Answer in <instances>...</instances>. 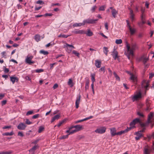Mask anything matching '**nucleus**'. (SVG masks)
<instances>
[{
  "label": "nucleus",
  "mask_w": 154,
  "mask_h": 154,
  "mask_svg": "<svg viewBox=\"0 0 154 154\" xmlns=\"http://www.w3.org/2000/svg\"><path fill=\"white\" fill-rule=\"evenodd\" d=\"M126 131L127 130H124L121 131L119 132H117V135H121L122 134L126 133Z\"/></svg>",
  "instance_id": "nucleus-28"
},
{
  "label": "nucleus",
  "mask_w": 154,
  "mask_h": 154,
  "mask_svg": "<svg viewBox=\"0 0 154 154\" xmlns=\"http://www.w3.org/2000/svg\"><path fill=\"white\" fill-rule=\"evenodd\" d=\"M34 39L36 42H38L41 40V36L39 34H36L34 36Z\"/></svg>",
  "instance_id": "nucleus-20"
},
{
  "label": "nucleus",
  "mask_w": 154,
  "mask_h": 154,
  "mask_svg": "<svg viewBox=\"0 0 154 154\" xmlns=\"http://www.w3.org/2000/svg\"><path fill=\"white\" fill-rule=\"evenodd\" d=\"M4 71L5 73H8L9 71V70L8 69L6 68L5 67H4Z\"/></svg>",
  "instance_id": "nucleus-59"
},
{
  "label": "nucleus",
  "mask_w": 154,
  "mask_h": 154,
  "mask_svg": "<svg viewBox=\"0 0 154 154\" xmlns=\"http://www.w3.org/2000/svg\"><path fill=\"white\" fill-rule=\"evenodd\" d=\"M113 74L114 75L116 79L119 81H120V79L119 76L115 72H114L113 73Z\"/></svg>",
  "instance_id": "nucleus-27"
},
{
  "label": "nucleus",
  "mask_w": 154,
  "mask_h": 154,
  "mask_svg": "<svg viewBox=\"0 0 154 154\" xmlns=\"http://www.w3.org/2000/svg\"><path fill=\"white\" fill-rule=\"evenodd\" d=\"M26 125L23 123H20L17 126L18 129L20 130H24L26 127Z\"/></svg>",
  "instance_id": "nucleus-7"
},
{
  "label": "nucleus",
  "mask_w": 154,
  "mask_h": 154,
  "mask_svg": "<svg viewBox=\"0 0 154 154\" xmlns=\"http://www.w3.org/2000/svg\"><path fill=\"white\" fill-rule=\"evenodd\" d=\"M118 52L115 49H114L111 54L115 60H116L117 58L119 57L118 56Z\"/></svg>",
  "instance_id": "nucleus-9"
},
{
  "label": "nucleus",
  "mask_w": 154,
  "mask_h": 154,
  "mask_svg": "<svg viewBox=\"0 0 154 154\" xmlns=\"http://www.w3.org/2000/svg\"><path fill=\"white\" fill-rule=\"evenodd\" d=\"M154 76V73H151L149 74V78H152Z\"/></svg>",
  "instance_id": "nucleus-60"
},
{
  "label": "nucleus",
  "mask_w": 154,
  "mask_h": 154,
  "mask_svg": "<svg viewBox=\"0 0 154 154\" xmlns=\"http://www.w3.org/2000/svg\"><path fill=\"white\" fill-rule=\"evenodd\" d=\"M31 60L29 59V58H28V56H27V57L25 60V62L26 63L28 64L29 65H31L32 64L34 63L35 62L34 61H32Z\"/></svg>",
  "instance_id": "nucleus-16"
},
{
  "label": "nucleus",
  "mask_w": 154,
  "mask_h": 154,
  "mask_svg": "<svg viewBox=\"0 0 154 154\" xmlns=\"http://www.w3.org/2000/svg\"><path fill=\"white\" fill-rule=\"evenodd\" d=\"M39 53L44 55H47L49 54V52L48 51H45L43 50H41L39 51Z\"/></svg>",
  "instance_id": "nucleus-25"
},
{
  "label": "nucleus",
  "mask_w": 154,
  "mask_h": 154,
  "mask_svg": "<svg viewBox=\"0 0 154 154\" xmlns=\"http://www.w3.org/2000/svg\"><path fill=\"white\" fill-rule=\"evenodd\" d=\"M35 3L39 4L40 5H43L45 4L44 2L42 1L38 0L35 2Z\"/></svg>",
  "instance_id": "nucleus-44"
},
{
  "label": "nucleus",
  "mask_w": 154,
  "mask_h": 154,
  "mask_svg": "<svg viewBox=\"0 0 154 154\" xmlns=\"http://www.w3.org/2000/svg\"><path fill=\"white\" fill-rule=\"evenodd\" d=\"M97 8V7L96 5H95L93 7H92L91 11L92 12H94L95 10Z\"/></svg>",
  "instance_id": "nucleus-57"
},
{
  "label": "nucleus",
  "mask_w": 154,
  "mask_h": 154,
  "mask_svg": "<svg viewBox=\"0 0 154 154\" xmlns=\"http://www.w3.org/2000/svg\"><path fill=\"white\" fill-rule=\"evenodd\" d=\"M98 20V19H93L88 18L87 19V23L94 24L96 23V22Z\"/></svg>",
  "instance_id": "nucleus-11"
},
{
  "label": "nucleus",
  "mask_w": 154,
  "mask_h": 154,
  "mask_svg": "<svg viewBox=\"0 0 154 154\" xmlns=\"http://www.w3.org/2000/svg\"><path fill=\"white\" fill-rule=\"evenodd\" d=\"M137 114L141 117H143L144 116L143 114L140 111H138L137 112Z\"/></svg>",
  "instance_id": "nucleus-40"
},
{
  "label": "nucleus",
  "mask_w": 154,
  "mask_h": 154,
  "mask_svg": "<svg viewBox=\"0 0 154 154\" xmlns=\"http://www.w3.org/2000/svg\"><path fill=\"white\" fill-rule=\"evenodd\" d=\"M87 23V20H85L83 21V22L82 23H75L73 24V27H77L80 26H82L84 25L86 23Z\"/></svg>",
  "instance_id": "nucleus-10"
},
{
  "label": "nucleus",
  "mask_w": 154,
  "mask_h": 154,
  "mask_svg": "<svg viewBox=\"0 0 154 154\" xmlns=\"http://www.w3.org/2000/svg\"><path fill=\"white\" fill-rule=\"evenodd\" d=\"M58 85L56 83L54 84V86L53 87V89H55L56 88H58Z\"/></svg>",
  "instance_id": "nucleus-61"
},
{
  "label": "nucleus",
  "mask_w": 154,
  "mask_h": 154,
  "mask_svg": "<svg viewBox=\"0 0 154 154\" xmlns=\"http://www.w3.org/2000/svg\"><path fill=\"white\" fill-rule=\"evenodd\" d=\"M67 48V49L66 50V51L69 53H70L71 52L72 49H71V48L69 49L68 48Z\"/></svg>",
  "instance_id": "nucleus-64"
},
{
  "label": "nucleus",
  "mask_w": 154,
  "mask_h": 154,
  "mask_svg": "<svg viewBox=\"0 0 154 154\" xmlns=\"http://www.w3.org/2000/svg\"><path fill=\"white\" fill-rule=\"evenodd\" d=\"M93 35V32L91 31L90 29H87V36H91Z\"/></svg>",
  "instance_id": "nucleus-30"
},
{
  "label": "nucleus",
  "mask_w": 154,
  "mask_h": 154,
  "mask_svg": "<svg viewBox=\"0 0 154 154\" xmlns=\"http://www.w3.org/2000/svg\"><path fill=\"white\" fill-rule=\"evenodd\" d=\"M95 74L94 73L91 74V80L92 82H94L95 81Z\"/></svg>",
  "instance_id": "nucleus-29"
},
{
  "label": "nucleus",
  "mask_w": 154,
  "mask_h": 154,
  "mask_svg": "<svg viewBox=\"0 0 154 154\" xmlns=\"http://www.w3.org/2000/svg\"><path fill=\"white\" fill-rule=\"evenodd\" d=\"M7 101V100H4L2 101L1 102L2 105L3 106V105H5Z\"/></svg>",
  "instance_id": "nucleus-62"
},
{
  "label": "nucleus",
  "mask_w": 154,
  "mask_h": 154,
  "mask_svg": "<svg viewBox=\"0 0 154 154\" xmlns=\"http://www.w3.org/2000/svg\"><path fill=\"white\" fill-rule=\"evenodd\" d=\"M152 121L151 120H149V119H147V121L145 123V126H148L149 123L151 122Z\"/></svg>",
  "instance_id": "nucleus-36"
},
{
  "label": "nucleus",
  "mask_w": 154,
  "mask_h": 154,
  "mask_svg": "<svg viewBox=\"0 0 154 154\" xmlns=\"http://www.w3.org/2000/svg\"><path fill=\"white\" fill-rule=\"evenodd\" d=\"M74 128H75V129L71 131L70 133V134H73L80 130L82 128V126L79 125H78L74 126Z\"/></svg>",
  "instance_id": "nucleus-3"
},
{
  "label": "nucleus",
  "mask_w": 154,
  "mask_h": 154,
  "mask_svg": "<svg viewBox=\"0 0 154 154\" xmlns=\"http://www.w3.org/2000/svg\"><path fill=\"white\" fill-rule=\"evenodd\" d=\"M149 60V58H146V57H144L143 58V63L144 64H145L146 63L147 61H148Z\"/></svg>",
  "instance_id": "nucleus-45"
},
{
  "label": "nucleus",
  "mask_w": 154,
  "mask_h": 154,
  "mask_svg": "<svg viewBox=\"0 0 154 154\" xmlns=\"http://www.w3.org/2000/svg\"><path fill=\"white\" fill-rule=\"evenodd\" d=\"M135 134L138 136H140V137L143 136L142 134L140 133L139 131L136 132Z\"/></svg>",
  "instance_id": "nucleus-52"
},
{
  "label": "nucleus",
  "mask_w": 154,
  "mask_h": 154,
  "mask_svg": "<svg viewBox=\"0 0 154 154\" xmlns=\"http://www.w3.org/2000/svg\"><path fill=\"white\" fill-rule=\"evenodd\" d=\"M142 97V94L140 91L138 92L136 94L134 95L132 98V100L134 102L138 100Z\"/></svg>",
  "instance_id": "nucleus-2"
},
{
  "label": "nucleus",
  "mask_w": 154,
  "mask_h": 154,
  "mask_svg": "<svg viewBox=\"0 0 154 154\" xmlns=\"http://www.w3.org/2000/svg\"><path fill=\"white\" fill-rule=\"evenodd\" d=\"M136 126H130L129 127H127V128L125 129V130H126L127 131H126V133L128 132V131L132 129L135 128Z\"/></svg>",
  "instance_id": "nucleus-31"
},
{
  "label": "nucleus",
  "mask_w": 154,
  "mask_h": 154,
  "mask_svg": "<svg viewBox=\"0 0 154 154\" xmlns=\"http://www.w3.org/2000/svg\"><path fill=\"white\" fill-rule=\"evenodd\" d=\"M130 79L131 80H132L133 82H135V80L136 79V78L134 76L133 74H132V75H131Z\"/></svg>",
  "instance_id": "nucleus-39"
},
{
  "label": "nucleus",
  "mask_w": 154,
  "mask_h": 154,
  "mask_svg": "<svg viewBox=\"0 0 154 154\" xmlns=\"http://www.w3.org/2000/svg\"><path fill=\"white\" fill-rule=\"evenodd\" d=\"M105 67L104 66L102 67H101L99 69V71L100 72L103 71V72H105Z\"/></svg>",
  "instance_id": "nucleus-54"
},
{
  "label": "nucleus",
  "mask_w": 154,
  "mask_h": 154,
  "mask_svg": "<svg viewBox=\"0 0 154 154\" xmlns=\"http://www.w3.org/2000/svg\"><path fill=\"white\" fill-rule=\"evenodd\" d=\"M118 13L117 11L115 9H113L112 11V14L113 17L114 18H116V15Z\"/></svg>",
  "instance_id": "nucleus-23"
},
{
  "label": "nucleus",
  "mask_w": 154,
  "mask_h": 154,
  "mask_svg": "<svg viewBox=\"0 0 154 154\" xmlns=\"http://www.w3.org/2000/svg\"><path fill=\"white\" fill-rule=\"evenodd\" d=\"M34 112L33 110L29 111L27 112L26 114V116H29L34 114Z\"/></svg>",
  "instance_id": "nucleus-42"
},
{
  "label": "nucleus",
  "mask_w": 154,
  "mask_h": 154,
  "mask_svg": "<svg viewBox=\"0 0 154 154\" xmlns=\"http://www.w3.org/2000/svg\"><path fill=\"white\" fill-rule=\"evenodd\" d=\"M154 115V113L153 112H151L148 116V118L147 119H149V120H151V119Z\"/></svg>",
  "instance_id": "nucleus-26"
},
{
  "label": "nucleus",
  "mask_w": 154,
  "mask_h": 154,
  "mask_svg": "<svg viewBox=\"0 0 154 154\" xmlns=\"http://www.w3.org/2000/svg\"><path fill=\"white\" fill-rule=\"evenodd\" d=\"M106 128L104 127H102L100 128H97L95 131L96 133L102 134L105 133L106 131Z\"/></svg>",
  "instance_id": "nucleus-4"
},
{
  "label": "nucleus",
  "mask_w": 154,
  "mask_h": 154,
  "mask_svg": "<svg viewBox=\"0 0 154 154\" xmlns=\"http://www.w3.org/2000/svg\"><path fill=\"white\" fill-rule=\"evenodd\" d=\"M39 116H40V115L38 114L32 116V119H37L39 117Z\"/></svg>",
  "instance_id": "nucleus-51"
},
{
  "label": "nucleus",
  "mask_w": 154,
  "mask_h": 154,
  "mask_svg": "<svg viewBox=\"0 0 154 154\" xmlns=\"http://www.w3.org/2000/svg\"><path fill=\"white\" fill-rule=\"evenodd\" d=\"M69 135V134H68L65 135H63L62 137H61L60 138V139H63L67 138L68 137V136Z\"/></svg>",
  "instance_id": "nucleus-49"
},
{
  "label": "nucleus",
  "mask_w": 154,
  "mask_h": 154,
  "mask_svg": "<svg viewBox=\"0 0 154 154\" xmlns=\"http://www.w3.org/2000/svg\"><path fill=\"white\" fill-rule=\"evenodd\" d=\"M10 80L12 82V83L14 84L15 82H17L19 79L16 77L15 76H10Z\"/></svg>",
  "instance_id": "nucleus-12"
},
{
  "label": "nucleus",
  "mask_w": 154,
  "mask_h": 154,
  "mask_svg": "<svg viewBox=\"0 0 154 154\" xmlns=\"http://www.w3.org/2000/svg\"><path fill=\"white\" fill-rule=\"evenodd\" d=\"M81 98V95L79 94L78 97L77 98L75 102V108H78L79 107V104Z\"/></svg>",
  "instance_id": "nucleus-14"
},
{
  "label": "nucleus",
  "mask_w": 154,
  "mask_h": 154,
  "mask_svg": "<svg viewBox=\"0 0 154 154\" xmlns=\"http://www.w3.org/2000/svg\"><path fill=\"white\" fill-rule=\"evenodd\" d=\"M6 52L5 51H4L1 53L2 57L6 58V55L5 54Z\"/></svg>",
  "instance_id": "nucleus-46"
},
{
  "label": "nucleus",
  "mask_w": 154,
  "mask_h": 154,
  "mask_svg": "<svg viewBox=\"0 0 154 154\" xmlns=\"http://www.w3.org/2000/svg\"><path fill=\"white\" fill-rule=\"evenodd\" d=\"M68 84L69 85L70 87L71 88L73 86L74 83L71 79H69V81L68 82Z\"/></svg>",
  "instance_id": "nucleus-21"
},
{
  "label": "nucleus",
  "mask_w": 154,
  "mask_h": 154,
  "mask_svg": "<svg viewBox=\"0 0 154 154\" xmlns=\"http://www.w3.org/2000/svg\"><path fill=\"white\" fill-rule=\"evenodd\" d=\"M138 123H139L140 126L141 127V128H145L146 127L145 123H143L141 122L140 120V122H138Z\"/></svg>",
  "instance_id": "nucleus-34"
},
{
  "label": "nucleus",
  "mask_w": 154,
  "mask_h": 154,
  "mask_svg": "<svg viewBox=\"0 0 154 154\" xmlns=\"http://www.w3.org/2000/svg\"><path fill=\"white\" fill-rule=\"evenodd\" d=\"M25 123L27 125H30L32 124V122L29 121V119H26Z\"/></svg>",
  "instance_id": "nucleus-48"
},
{
  "label": "nucleus",
  "mask_w": 154,
  "mask_h": 154,
  "mask_svg": "<svg viewBox=\"0 0 154 154\" xmlns=\"http://www.w3.org/2000/svg\"><path fill=\"white\" fill-rule=\"evenodd\" d=\"M44 71V69H37L35 70V72L37 73H40L41 72H43Z\"/></svg>",
  "instance_id": "nucleus-47"
},
{
  "label": "nucleus",
  "mask_w": 154,
  "mask_h": 154,
  "mask_svg": "<svg viewBox=\"0 0 154 154\" xmlns=\"http://www.w3.org/2000/svg\"><path fill=\"white\" fill-rule=\"evenodd\" d=\"M115 42L117 44H120L122 43V41L121 39H116Z\"/></svg>",
  "instance_id": "nucleus-41"
},
{
  "label": "nucleus",
  "mask_w": 154,
  "mask_h": 154,
  "mask_svg": "<svg viewBox=\"0 0 154 154\" xmlns=\"http://www.w3.org/2000/svg\"><path fill=\"white\" fill-rule=\"evenodd\" d=\"M101 63V62L98 60H95V65L97 68H99L100 67Z\"/></svg>",
  "instance_id": "nucleus-17"
},
{
  "label": "nucleus",
  "mask_w": 154,
  "mask_h": 154,
  "mask_svg": "<svg viewBox=\"0 0 154 154\" xmlns=\"http://www.w3.org/2000/svg\"><path fill=\"white\" fill-rule=\"evenodd\" d=\"M151 152H153L152 151V149H150L149 148L148 146H145L144 147L143 154H149Z\"/></svg>",
  "instance_id": "nucleus-6"
},
{
  "label": "nucleus",
  "mask_w": 154,
  "mask_h": 154,
  "mask_svg": "<svg viewBox=\"0 0 154 154\" xmlns=\"http://www.w3.org/2000/svg\"><path fill=\"white\" fill-rule=\"evenodd\" d=\"M104 49L103 52L105 54L106 56L107 55V53L108 52V48L106 47H104L103 48Z\"/></svg>",
  "instance_id": "nucleus-32"
},
{
  "label": "nucleus",
  "mask_w": 154,
  "mask_h": 154,
  "mask_svg": "<svg viewBox=\"0 0 154 154\" xmlns=\"http://www.w3.org/2000/svg\"><path fill=\"white\" fill-rule=\"evenodd\" d=\"M14 134L13 131H11L10 132H6L5 133H3L2 135L3 136H12Z\"/></svg>",
  "instance_id": "nucleus-22"
},
{
  "label": "nucleus",
  "mask_w": 154,
  "mask_h": 154,
  "mask_svg": "<svg viewBox=\"0 0 154 154\" xmlns=\"http://www.w3.org/2000/svg\"><path fill=\"white\" fill-rule=\"evenodd\" d=\"M67 120V119H64L63 120L60 122L57 125H55L54 126V127H55L56 126H57L58 127H59L62 124H63Z\"/></svg>",
  "instance_id": "nucleus-19"
},
{
  "label": "nucleus",
  "mask_w": 154,
  "mask_h": 154,
  "mask_svg": "<svg viewBox=\"0 0 154 154\" xmlns=\"http://www.w3.org/2000/svg\"><path fill=\"white\" fill-rule=\"evenodd\" d=\"M110 133L112 137L117 135V132H116V129L115 128H112L110 129Z\"/></svg>",
  "instance_id": "nucleus-13"
},
{
  "label": "nucleus",
  "mask_w": 154,
  "mask_h": 154,
  "mask_svg": "<svg viewBox=\"0 0 154 154\" xmlns=\"http://www.w3.org/2000/svg\"><path fill=\"white\" fill-rule=\"evenodd\" d=\"M37 145H35V146H34L31 149L29 150V151L30 152V151H32L35 150L37 149Z\"/></svg>",
  "instance_id": "nucleus-43"
},
{
  "label": "nucleus",
  "mask_w": 154,
  "mask_h": 154,
  "mask_svg": "<svg viewBox=\"0 0 154 154\" xmlns=\"http://www.w3.org/2000/svg\"><path fill=\"white\" fill-rule=\"evenodd\" d=\"M72 54H74L75 56L79 57V53H78L76 51L73 50L72 52Z\"/></svg>",
  "instance_id": "nucleus-50"
},
{
  "label": "nucleus",
  "mask_w": 154,
  "mask_h": 154,
  "mask_svg": "<svg viewBox=\"0 0 154 154\" xmlns=\"http://www.w3.org/2000/svg\"><path fill=\"white\" fill-rule=\"evenodd\" d=\"M124 54L126 56H127L128 59L129 60H130V55L129 54H128V53H127L126 52H125Z\"/></svg>",
  "instance_id": "nucleus-53"
},
{
  "label": "nucleus",
  "mask_w": 154,
  "mask_h": 154,
  "mask_svg": "<svg viewBox=\"0 0 154 154\" xmlns=\"http://www.w3.org/2000/svg\"><path fill=\"white\" fill-rule=\"evenodd\" d=\"M126 46L127 49V52L128 54L130 55H131L132 56H133L134 55L133 51V49H130V47L129 44L127 42H126Z\"/></svg>",
  "instance_id": "nucleus-1"
},
{
  "label": "nucleus",
  "mask_w": 154,
  "mask_h": 154,
  "mask_svg": "<svg viewBox=\"0 0 154 154\" xmlns=\"http://www.w3.org/2000/svg\"><path fill=\"white\" fill-rule=\"evenodd\" d=\"M12 153L11 151H2L0 152V154H11Z\"/></svg>",
  "instance_id": "nucleus-33"
},
{
  "label": "nucleus",
  "mask_w": 154,
  "mask_h": 154,
  "mask_svg": "<svg viewBox=\"0 0 154 154\" xmlns=\"http://www.w3.org/2000/svg\"><path fill=\"white\" fill-rule=\"evenodd\" d=\"M5 94L0 93V100L2 99L4 97Z\"/></svg>",
  "instance_id": "nucleus-63"
},
{
  "label": "nucleus",
  "mask_w": 154,
  "mask_h": 154,
  "mask_svg": "<svg viewBox=\"0 0 154 154\" xmlns=\"http://www.w3.org/2000/svg\"><path fill=\"white\" fill-rule=\"evenodd\" d=\"M131 35H133L135 32V30L134 29H132L131 27L129 28Z\"/></svg>",
  "instance_id": "nucleus-35"
},
{
  "label": "nucleus",
  "mask_w": 154,
  "mask_h": 154,
  "mask_svg": "<svg viewBox=\"0 0 154 154\" xmlns=\"http://www.w3.org/2000/svg\"><path fill=\"white\" fill-rule=\"evenodd\" d=\"M140 122V119L139 118H136L134 119L130 124V126H135V125L138 122Z\"/></svg>",
  "instance_id": "nucleus-8"
},
{
  "label": "nucleus",
  "mask_w": 154,
  "mask_h": 154,
  "mask_svg": "<svg viewBox=\"0 0 154 154\" xmlns=\"http://www.w3.org/2000/svg\"><path fill=\"white\" fill-rule=\"evenodd\" d=\"M149 84L148 82H146L145 80H143L142 81L141 84V86L142 87H144L146 91H147L148 90V87L149 86Z\"/></svg>",
  "instance_id": "nucleus-5"
},
{
  "label": "nucleus",
  "mask_w": 154,
  "mask_h": 154,
  "mask_svg": "<svg viewBox=\"0 0 154 154\" xmlns=\"http://www.w3.org/2000/svg\"><path fill=\"white\" fill-rule=\"evenodd\" d=\"M60 114H57L55 116H54L53 117H52L51 120V122L52 123L55 120H58L60 118Z\"/></svg>",
  "instance_id": "nucleus-15"
},
{
  "label": "nucleus",
  "mask_w": 154,
  "mask_h": 154,
  "mask_svg": "<svg viewBox=\"0 0 154 154\" xmlns=\"http://www.w3.org/2000/svg\"><path fill=\"white\" fill-rule=\"evenodd\" d=\"M18 135L21 137H23L24 136V134L21 132L19 131L18 133Z\"/></svg>",
  "instance_id": "nucleus-56"
},
{
  "label": "nucleus",
  "mask_w": 154,
  "mask_h": 154,
  "mask_svg": "<svg viewBox=\"0 0 154 154\" xmlns=\"http://www.w3.org/2000/svg\"><path fill=\"white\" fill-rule=\"evenodd\" d=\"M99 11H103L105 10L104 6L103 5L100 6L99 9Z\"/></svg>",
  "instance_id": "nucleus-55"
},
{
  "label": "nucleus",
  "mask_w": 154,
  "mask_h": 154,
  "mask_svg": "<svg viewBox=\"0 0 154 154\" xmlns=\"http://www.w3.org/2000/svg\"><path fill=\"white\" fill-rule=\"evenodd\" d=\"M53 15L51 13H46L44 15V16H51Z\"/></svg>",
  "instance_id": "nucleus-58"
},
{
  "label": "nucleus",
  "mask_w": 154,
  "mask_h": 154,
  "mask_svg": "<svg viewBox=\"0 0 154 154\" xmlns=\"http://www.w3.org/2000/svg\"><path fill=\"white\" fill-rule=\"evenodd\" d=\"M72 32L75 34H82L84 33V32L82 30H77L75 29Z\"/></svg>",
  "instance_id": "nucleus-18"
},
{
  "label": "nucleus",
  "mask_w": 154,
  "mask_h": 154,
  "mask_svg": "<svg viewBox=\"0 0 154 154\" xmlns=\"http://www.w3.org/2000/svg\"><path fill=\"white\" fill-rule=\"evenodd\" d=\"M68 47H69V48H71L72 49L73 48H75V47L72 45H69L67 43H66V45H64V48H68Z\"/></svg>",
  "instance_id": "nucleus-24"
},
{
  "label": "nucleus",
  "mask_w": 154,
  "mask_h": 154,
  "mask_svg": "<svg viewBox=\"0 0 154 154\" xmlns=\"http://www.w3.org/2000/svg\"><path fill=\"white\" fill-rule=\"evenodd\" d=\"M44 128L43 126H40L38 130V132L39 133H41L42 132V131L44 130Z\"/></svg>",
  "instance_id": "nucleus-37"
},
{
  "label": "nucleus",
  "mask_w": 154,
  "mask_h": 154,
  "mask_svg": "<svg viewBox=\"0 0 154 154\" xmlns=\"http://www.w3.org/2000/svg\"><path fill=\"white\" fill-rule=\"evenodd\" d=\"M69 36V35H66L64 34H61L58 36V37L66 38L68 37Z\"/></svg>",
  "instance_id": "nucleus-38"
}]
</instances>
